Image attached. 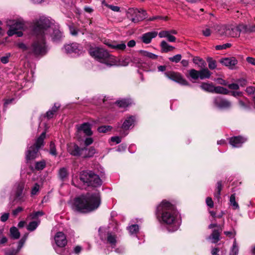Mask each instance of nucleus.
I'll return each instance as SVG.
<instances>
[{
  "mask_svg": "<svg viewBox=\"0 0 255 255\" xmlns=\"http://www.w3.org/2000/svg\"><path fill=\"white\" fill-rule=\"evenodd\" d=\"M32 31L38 35H43L45 39L50 37L54 43L60 42L64 37L59 25L54 24L48 18L44 17H40L33 21Z\"/></svg>",
  "mask_w": 255,
  "mask_h": 255,
  "instance_id": "f257e3e1",
  "label": "nucleus"
},
{
  "mask_svg": "<svg viewBox=\"0 0 255 255\" xmlns=\"http://www.w3.org/2000/svg\"><path fill=\"white\" fill-rule=\"evenodd\" d=\"M156 215L160 223L168 225L169 232L177 230L180 222L177 219V212L173 205L163 200L157 207Z\"/></svg>",
  "mask_w": 255,
  "mask_h": 255,
  "instance_id": "f03ea898",
  "label": "nucleus"
},
{
  "mask_svg": "<svg viewBox=\"0 0 255 255\" xmlns=\"http://www.w3.org/2000/svg\"><path fill=\"white\" fill-rule=\"evenodd\" d=\"M33 33L36 38L30 44L26 45L23 42L16 44L17 47L21 50L26 58L31 57L41 58L45 55L48 51L46 39L43 35L40 36L33 32Z\"/></svg>",
  "mask_w": 255,
  "mask_h": 255,
  "instance_id": "7ed1b4c3",
  "label": "nucleus"
},
{
  "mask_svg": "<svg viewBox=\"0 0 255 255\" xmlns=\"http://www.w3.org/2000/svg\"><path fill=\"white\" fill-rule=\"evenodd\" d=\"M100 204L101 198L99 192L87 193L76 198L73 208L77 211L86 213L97 209Z\"/></svg>",
  "mask_w": 255,
  "mask_h": 255,
  "instance_id": "20e7f679",
  "label": "nucleus"
},
{
  "mask_svg": "<svg viewBox=\"0 0 255 255\" xmlns=\"http://www.w3.org/2000/svg\"><path fill=\"white\" fill-rule=\"evenodd\" d=\"M89 53L97 60L105 64L108 66L118 65L116 57L110 55L107 51L103 48L98 47L91 48Z\"/></svg>",
  "mask_w": 255,
  "mask_h": 255,
  "instance_id": "39448f33",
  "label": "nucleus"
},
{
  "mask_svg": "<svg viewBox=\"0 0 255 255\" xmlns=\"http://www.w3.org/2000/svg\"><path fill=\"white\" fill-rule=\"evenodd\" d=\"M80 180L88 186L97 187L101 185L102 180L92 171H83L80 175Z\"/></svg>",
  "mask_w": 255,
  "mask_h": 255,
  "instance_id": "423d86ee",
  "label": "nucleus"
},
{
  "mask_svg": "<svg viewBox=\"0 0 255 255\" xmlns=\"http://www.w3.org/2000/svg\"><path fill=\"white\" fill-rule=\"evenodd\" d=\"M45 132H42L40 136L36 139L35 143L28 147L26 152L27 160H32L38 156V151L41 146L43 145V140L45 137Z\"/></svg>",
  "mask_w": 255,
  "mask_h": 255,
  "instance_id": "0eeeda50",
  "label": "nucleus"
},
{
  "mask_svg": "<svg viewBox=\"0 0 255 255\" xmlns=\"http://www.w3.org/2000/svg\"><path fill=\"white\" fill-rule=\"evenodd\" d=\"M7 25L9 26V29L7 32L9 36H12L14 34H16L18 37L22 36V32L19 30L24 27V23L22 20H9L7 21Z\"/></svg>",
  "mask_w": 255,
  "mask_h": 255,
  "instance_id": "6e6552de",
  "label": "nucleus"
},
{
  "mask_svg": "<svg viewBox=\"0 0 255 255\" xmlns=\"http://www.w3.org/2000/svg\"><path fill=\"white\" fill-rule=\"evenodd\" d=\"M146 15L147 13L145 10L134 8H128L127 12V18L134 23L145 19Z\"/></svg>",
  "mask_w": 255,
  "mask_h": 255,
  "instance_id": "1a4fd4ad",
  "label": "nucleus"
},
{
  "mask_svg": "<svg viewBox=\"0 0 255 255\" xmlns=\"http://www.w3.org/2000/svg\"><path fill=\"white\" fill-rule=\"evenodd\" d=\"M63 50L66 53L75 55H79L82 53L83 47L77 43L65 45Z\"/></svg>",
  "mask_w": 255,
  "mask_h": 255,
  "instance_id": "9d476101",
  "label": "nucleus"
},
{
  "mask_svg": "<svg viewBox=\"0 0 255 255\" xmlns=\"http://www.w3.org/2000/svg\"><path fill=\"white\" fill-rule=\"evenodd\" d=\"M164 74L169 79L180 84V85L183 86L189 85L188 82L184 78L182 75L179 73L171 71L165 72Z\"/></svg>",
  "mask_w": 255,
  "mask_h": 255,
  "instance_id": "9b49d317",
  "label": "nucleus"
},
{
  "mask_svg": "<svg viewBox=\"0 0 255 255\" xmlns=\"http://www.w3.org/2000/svg\"><path fill=\"white\" fill-rule=\"evenodd\" d=\"M24 188V183L23 182H20L15 184L14 195L15 199L17 201L20 202L24 201L26 194Z\"/></svg>",
  "mask_w": 255,
  "mask_h": 255,
  "instance_id": "f8f14e48",
  "label": "nucleus"
},
{
  "mask_svg": "<svg viewBox=\"0 0 255 255\" xmlns=\"http://www.w3.org/2000/svg\"><path fill=\"white\" fill-rule=\"evenodd\" d=\"M213 103L215 107L220 109H229L232 107L230 101L220 96L214 99Z\"/></svg>",
  "mask_w": 255,
  "mask_h": 255,
  "instance_id": "ddd939ff",
  "label": "nucleus"
},
{
  "mask_svg": "<svg viewBox=\"0 0 255 255\" xmlns=\"http://www.w3.org/2000/svg\"><path fill=\"white\" fill-rule=\"evenodd\" d=\"M226 31V36L237 37L240 36V33L242 32L241 24L238 26L234 25H228V29Z\"/></svg>",
  "mask_w": 255,
  "mask_h": 255,
  "instance_id": "4468645a",
  "label": "nucleus"
},
{
  "mask_svg": "<svg viewBox=\"0 0 255 255\" xmlns=\"http://www.w3.org/2000/svg\"><path fill=\"white\" fill-rule=\"evenodd\" d=\"M220 63L228 67L229 69L233 70L236 68V66L238 61L235 57H232L222 59L220 60Z\"/></svg>",
  "mask_w": 255,
  "mask_h": 255,
  "instance_id": "2eb2a0df",
  "label": "nucleus"
},
{
  "mask_svg": "<svg viewBox=\"0 0 255 255\" xmlns=\"http://www.w3.org/2000/svg\"><path fill=\"white\" fill-rule=\"evenodd\" d=\"M54 240L56 244L58 247L63 248L67 243L66 237L62 232H59L55 236Z\"/></svg>",
  "mask_w": 255,
  "mask_h": 255,
  "instance_id": "dca6fc26",
  "label": "nucleus"
},
{
  "mask_svg": "<svg viewBox=\"0 0 255 255\" xmlns=\"http://www.w3.org/2000/svg\"><path fill=\"white\" fill-rule=\"evenodd\" d=\"M246 141V138L241 136H234L230 138V143L234 147H239Z\"/></svg>",
  "mask_w": 255,
  "mask_h": 255,
  "instance_id": "f3484780",
  "label": "nucleus"
},
{
  "mask_svg": "<svg viewBox=\"0 0 255 255\" xmlns=\"http://www.w3.org/2000/svg\"><path fill=\"white\" fill-rule=\"evenodd\" d=\"M81 148L77 144L71 143L68 145V152L72 155L75 156H80Z\"/></svg>",
  "mask_w": 255,
  "mask_h": 255,
  "instance_id": "a211bd4d",
  "label": "nucleus"
},
{
  "mask_svg": "<svg viewBox=\"0 0 255 255\" xmlns=\"http://www.w3.org/2000/svg\"><path fill=\"white\" fill-rule=\"evenodd\" d=\"M95 152L96 150L94 147H82L81 149L80 156L83 158L90 157L93 156L95 153Z\"/></svg>",
  "mask_w": 255,
  "mask_h": 255,
  "instance_id": "6ab92c4d",
  "label": "nucleus"
},
{
  "mask_svg": "<svg viewBox=\"0 0 255 255\" xmlns=\"http://www.w3.org/2000/svg\"><path fill=\"white\" fill-rule=\"evenodd\" d=\"M222 231V228L218 230H214L212 233L207 238L212 243H216L220 240V234Z\"/></svg>",
  "mask_w": 255,
  "mask_h": 255,
  "instance_id": "aec40b11",
  "label": "nucleus"
},
{
  "mask_svg": "<svg viewBox=\"0 0 255 255\" xmlns=\"http://www.w3.org/2000/svg\"><path fill=\"white\" fill-rule=\"evenodd\" d=\"M157 35V32L156 31L149 32L143 34L141 38L143 43L148 44L151 42L152 39Z\"/></svg>",
  "mask_w": 255,
  "mask_h": 255,
  "instance_id": "412c9836",
  "label": "nucleus"
},
{
  "mask_svg": "<svg viewBox=\"0 0 255 255\" xmlns=\"http://www.w3.org/2000/svg\"><path fill=\"white\" fill-rule=\"evenodd\" d=\"M135 119V117L132 116L127 117V119L122 126V128L124 130L128 129L130 127H131L134 124Z\"/></svg>",
  "mask_w": 255,
  "mask_h": 255,
  "instance_id": "4be33fe9",
  "label": "nucleus"
},
{
  "mask_svg": "<svg viewBox=\"0 0 255 255\" xmlns=\"http://www.w3.org/2000/svg\"><path fill=\"white\" fill-rule=\"evenodd\" d=\"M78 130H82L87 135L92 134L91 125L87 123L82 124L79 128Z\"/></svg>",
  "mask_w": 255,
  "mask_h": 255,
  "instance_id": "5701e85b",
  "label": "nucleus"
},
{
  "mask_svg": "<svg viewBox=\"0 0 255 255\" xmlns=\"http://www.w3.org/2000/svg\"><path fill=\"white\" fill-rule=\"evenodd\" d=\"M211 73L207 68H204L199 71V78L203 80L210 78Z\"/></svg>",
  "mask_w": 255,
  "mask_h": 255,
  "instance_id": "b1692460",
  "label": "nucleus"
},
{
  "mask_svg": "<svg viewBox=\"0 0 255 255\" xmlns=\"http://www.w3.org/2000/svg\"><path fill=\"white\" fill-rule=\"evenodd\" d=\"M242 32L243 33H251L255 32V25H247L241 24Z\"/></svg>",
  "mask_w": 255,
  "mask_h": 255,
  "instance_id": "393cba45",
  "label": "nucleus"
},
{
  "mask_svg": "<svg viewBox=\"0 0 255 255\" xmlns=\"http://www.w3.org/2000/svg\"><path fill=\"white\" fill-rule=\"evenodd\" d=\"M60 108V105L58 104H55L52 108L46 113V117L48 119H51L53 117L54 114L57 111L58 109Z\"/></svg>",
  "mask_w": 255,
  "mask_h": 255,
  "instance_id": "a878e982",
  "label": "nucleus"
},
{
  "mask_svg": "<svg viewBox=\"0 0 255 255\" xmlns=\"http://www.w3.org/2000/svg\"><path fill=\"white\" fill-rule=\"evenodd\" d=\"M200 87L202 89L205 91L213 93L214 86L212 83H203L200 85Z\"/></svg>",
  "mask_w": 255,
  "mask_h": 255,
  "instance_id": "bb28decb",
  "label": "nucleus"
},
{
  "mask_svg": "<svg viewBox=\"0 0 255 255\" xmlns=\"http://www.w3.org/2000/svg\"><path fill=\"white\" fill-rule=\"evenodd\" d=\"M187 77H190L192 79L197 80L199 78V71L194 69L188 71V75H186Z\"/></svg>",
  "mask_w": 255,
  "mask_h": 255,
  "instance_id": "cd10ccee",
  "label": "nucleus"
},
{
  "mask_svg": "<svg viewBox=\"0 0 255 255\" xmlns=\"http://www.w3.org/2000/svg\"><path fill=\"white\" fill-rule=\"evenodd\" d=\"M213 93L216 94H221L224 95H227L229 93V91L223 87L217 86L214 88Z\"/></svg>",
  "mask_w": 255,
  "mask_h": 255,
  "instance_id": "c85d7f7f",
  "label": "nucleus"
},
{
  "mask_svg": "<svg viewBox=\"0 0 255 255\" xmlns=\"http://www.w3.org/2000/svg\"><path fill=\"white\" fill-rule=\"evenodd\" d=\"M107 242L110 244L112 247H114L117 243L116 236L113 235L112 233H108Z\"/></svg>",
  "mask_w": 255,
  "mask_h": 255,
  "instance_id": "c756f323",
  "label": "nucleus"
},
{
  "mask_svg": "<svg viewBox=\"0 0 255 255\" xmlns=\"http://www.w3.org/2000/svg\"><path fill=\"white\" fill-rule=\"evenodd\" d=\"M160 46L161 47V50L163 52H167L168 51L172 50L174 49L173 47L169 45L165 41H162L161 42Z\"/></svg>",
  "mask_w": 255,
  "mask_h": 255,
  "instance_id": "7c9ffc66",
  "label": "nucleus"
},
{
  "mask_svg": "<svg viewBox=\"0 0 255 255\" xmlns=\"http://www.w3.org/2000/svg\"><path fill=\"white\" fill-rule=\"evenodd\" d=\"M108 45L112 48L115 49L117 50H123L126 47V44L124 42H121V43H119V44H116V43L109 44H108Z\"/></svg>",
  "mask_w": 255,
  "mask_h": 255,
  "instance_id": "2f4dec72",
  "label": "nucleus"
},
{
  "mask_svg": "<svg viewBox=\"0 0 255 255\" xmlns=\"http://www.w3.org/2000/svg\"><path fill=\"white\" fill-rule=\"evenodd\" d=\"M222 189V184L221 181H218L217 184L216 191L214 193V196L219 201L220 199L221 191Z\"/></svg>",
  "mask_w": 255,
  "mask_h": 255,
  "instance_id": "473e14b6",
  "label": "nucleus"
},
{
  "mask_svg": "<svg viewBox=\"0 0 255 255\" xmlns=\"http://www.w3.org/2000/svg\"><path fill=\"white\" fill-rule=\"evenodd\" d=\"M139 52L141 55L151 59H156L158 57L157 55L147 51L140 50Z\"/></svg>",
  "mask_w": 255,
  "mask_h": 255,
  "instance_id": "72a5a7b5",
  "label": "nucleus"
},
{
  "mask_svg": "<svg viewBox=\"0 0 255 255\" xmlns=\"http://www.w3.org/2000/svg\"><path fill=\"white\" fill-rule=\"evenodd\" d=\"M10 233L11 237L14 239H17L20 237V233L15 227H12L10 229Z\"/></svg>",
  "mask_w": 255,
  "mask_h": 255,
  "instance_id": "f704fd0d",
  "label": "nucleus"
},
{
  "mask_svg": "<svg viewBox=\"0 0 255 255\" xmlns=\"http://www.w3.org/2000/svg\"><path fill=\"white\" fill-rule=\"evenodd\" d=\"M230 202L233 209L235 210L239 208V206L238 203L236 201V196L235 194L231 195L230 196Z\"/></svg>",
  "mask_w": 255,
  "mask_h": 255,
  "instance_id": "c9c22d12",
  "label": "nucleus"
},
{
  "mask_svg": "<svg viewBox=\"0 0 255 255\" xmlns=\"http://www.w3.org/2000/svg\"><path fill=\"white\" fill-rule=\"evenodd\" d=\"M39 224V221H32L30 222L27 226V229L29 231H33L38 227Z\"/></svg>",
  "mask_w": 255,
  "mask_h": 255,
  "instance_id": "e433bc0d",
  "label": "nucleus"
},
{
  "mask_svg": "<svg viewBox=\"0 0 255 255\" xmlns=\"http://www.w3.org/2000/svg\"><path fill=\"white\" fill-rule=\"evenodd\" d=\"M239 252V249L237 246V243L236 242V239L234 240L233 247L231 249V251L230 253V255H238Z\"/></svg>",
  "mask_w": 255,
  "mask_h": 255,
  "instance_id": "4c0bfd02",
  "label": "nucleus"
},
{
  "mask_svg": "<svg viewBox=\"0 0 255 255\" xmlns=\"http://www.w3.org/2000/svg\"><path fill=\"white\" fill-rule=\"evenodd\" d=\"M116 104L120 107L126 108L129 105L130 103L128 100L123 99V100L117 101Z\"/></svg>",
  "mask_w": 255,
  "mask_h": 255,
  "instance_id": "58836bf2",
  "label": "nucleus"
},
{
  "mask_svg": "<svg viewBox=\"0 0 255 255\" xmlns=\"http://www.w3.org/2000/svg\"><path fill=\"white\" fill-rule=\"evenodd\" d=\"M55 250L56 252L60 255H70L69 250L66 249L59 247Z\"/></svg>",
  "mask_w": 255,
  "mask_h": 255,
  "instance_id": "ea45409f",
  "label": "nucleus"
},
{
  "mask_svg": "<svg viewBox=\"0 0 255 255\" xmlns=\"http://www.w3.org/2000/svg\"><path fill=\"white\" fill-rule=\"evenodd\" d=\"M128 230L130 234H136L139 230L138 226L136 224L132 225L128 227Z\"/></svg>",
  "mask_w": 255,
  "mask_h": 255,
  "instance_id": "a19ab883",
  "label": "nucleus"
},
{
  "mask_svg": "<svg viewBox=\"0 0 255 255\" xmlns=\"http://www.w3.org/2000/svg\"><path fill=\"white\" fill-rule=\"evenodd\" d=\"M207 62L208 63V67L211 69H215L217 67L216 62L213 60L212 58H208L207 59Z\"/></svg>",
  "mask_w": 255,
  "mask_h": 255,
  "instance_id": "79ce46f5",
  "label": "nucleus"
},
{
  "mask_svg": "<svg viewBox=\"0 0 255 255\" xmlns=\"http://www.w3.org/2000/svg\"><path fill=\"white\" fill-rule=\"evenodd\" d=\"M68 175L67 170L65 168H62L59 170V176L61 179H64Z\"/></svg>",
  "mask_w": 255,
  "mask_h": 255,
  "instance_id": "37998d69",
  "label": "nucleus"
},
{
  "mask_svg": "<svg viewBox=\"0 0 255 255\" xmlns=\"http://www.w3.org/2000/svg\"><path fill=\"white\" fill-rule=\"evenodd\" d=\"M112 128V127L110 126H101L98 128V130L99 132L105 133L108 131H110Z\"/></svg>",
  "mask_w": 255,
  "mask_h": 255,
  "instance_id": "c03bdc74",
  "label": "nucleus"
},
{
  "mask_svg": "<svg viewBox=\"0 0 255 255\" xmlns=\"http://www.w3.org/2000/svg\"><path fill=\"white\" fill-rule=\"evenodd\" d=\"M49 152L51 155L55 156H56L57 154L55 145L54 143L52 141H51L50 143Z\"/></svg>",
  "mask_w": 255,
  "mask_h": 255,
  "instance_id": "a18cd8bd",
  "label": "nucleus"
},
{
  "mask_svg": "<svg viewBox=\"0 0 255 255\" xmlns=\"http://www.w3.org/2000/svg\"><path fill=\"white\" fill-rule=\"evenodd\" d=\"M228 29V25H223L220 27L218 29L219 34L221 36H226V31Z\"/></svg>",
  "mask_w": 255,
  "mask_h": 255,
  "instance_id": "49530a36",
  "label": "nucleus"
},
{
  "mask_svg": "<svg viewBox=\"0 0 255 255\" xmlns=\"http://www.w3.org/2000/svg\"><path fill=\"white\" fill-rule=\"evenodd\" d=\"M46 165V162L44 160L37 162L35 164V168L37 170H42Z\"/></svg>",
  "mask_w": 255,
  "mask_h": 255,
  "instance_id": "de8ad7c7",
  "label": "nucleus"
},
{
  "mask_svg": "<svg viewBox=\"0 0 255 255\" xmlns=\"http://www.w3.org/2000/svg\"><path fill=\"white\" fill-rule=\"evenodd\" d=\"M246 92L250 95L252 98H254V96H255V87L250 86L246 88Z\"/></svg>",
  "mask_w": 255,
  "mask_h": 255,
  "instance_id": "09e8293b",
  "label": "nucleus"
},
{
  "mask_svg": "<svg viewBox=\"0 0 255 255\" xmlns=\"http://www.w3.org/2000/svg\"><path fill=\"white\" fill-rule=\"evenodd\" d=\"M182 56L181 54H177L173 57L169 58L170 61L175 63L179 62L181 59Z\"/></svg>",
  "mask_w": 255,
  "mask_h": 255,
  "instance_id": "8fccbe9b",
  "label": "nucleus"
},
{
  "mask_svg": "<svg viewBox=\"0 0 255 255\" xmlns=\"http://www.w3.org/2000/svg\"><path fill=\"white\" fill-rule=\"evenodd\" d=\"M44 215V213L42 211H37L33 212L30 214L29 216L32 219L37 218L39 216H41Z\"/></svg>",
  "mask_w": 255,
  "mask_h": 255,
  "instance_id": "3c124183",
  "label": "nucleus"
},
{
  "mask_svg": "<svg viewBox=\"0 0 255 255\" xmlns=\"http://www.w3.org/2000/svg\"><path fill=\"white\" fill-rule=\"evenodd\" d=\"M39 190V185L37 183H35L34 186L32 188L31 194V195H34L37 194V193Z\"/></svg>",
  "mask_w": 255,
  "mask_h": 255,
  "instance_id": "603ef678",
  "label": "nucleus"
},
{
  "mask_svg": "<svg viewBox=\"0 0 255 255\" xmlns=\"http://www.w3.org/2000/svg\"><path fill=\"white\" fill-rule=\"evenodd\" d=\"M231 44L230 43H226L223 45H219L216 46V50H222L225 49L227 48L231 47Z\"/></svg>",
  "mask_w": 255,
  "mask_h": 255,
  "instance_id": "864d4df0",
  "label": "nucleus"
},
{
  "mask_svg": "<svg viewBox=\"0 0 255 255\" xmlns=\"http://www.w3.org/2000/svg\"><path fill=\"white\" fill-rule=\"evenodd\" d=\"M10 57V54H7L6 56L1 57L0 58L1 62L3 64H6L9 61V57Z\"/></svg>",
  "mask_w": 255,
  "mask_h": 255,
  "instance_id": "5fc2aeb1",
  "label": "nucleus"
},
{
  "mask_svg": "<svg viewBox=\"0 0 255 255\" xmlns=\"http://www.w3.org/2000/svg\"><path fill=\"white\" fill-rule=\"evenodd\" d=\"M202 33L205 36H209L211 34L210 28L209 27H206L202 30Z\"/></svg>",
  "mask_w": 255,
  "mask_h": 255,
  "instance_id": "6e6d98bb",
  "label": "nucleus"
},
{
  "mask_svg": "<svg viewBox=\"0 0 255 255\" xmlns=\"http://www.w3.org/2000/svg\"><path fill=\"white\" fill-rule=\"evenodd\" d=\"M169 34L168 30H164V31H160L158 35L160 38H163V37L167 38V37L168 36Z\"/></svg>",
  "mask_w": 255,
  "mask_h": 255,
  "instance_id": "4d7b16f0",
  "label": "nucleus"
},
{
  "mask_svg": "<svg viewBox=\"0 0 255 255\" xmlns=\"http://www.w3.org/2000/svg\"><path fill=\"white\" fill-rule=\"evenodd\" d=\"M82 250V248L81 246H77L74 248L73 253L77 255H79Z\"/></svg>",
  "mask_w": 255,
  "mask_h": 255,
  "instance_id": "13d9d810",
  "label": "nucleus"
},
{
  "mask_svg": "<svg viewBox=\"0 0 255 255\" xmlns=\"http://www.w3.org/2000/svg\"><path fill=\"white\" fill-rule=\"evenodd\" d=\"M207 205L210 208H212L214 206V203L211 197H207L206 200Z\"/></svg>",
  "mask_w": 255,
  "mask_h": 255,
  "instance_id": "bf43d9fd",
  "label": "nucleus"
},
{
  "mask_svg": "<svg viewBox=\"0 0 255 255\" xmlns=\"http://www.w3.org/2000/svg\"><path fill=\"white\" fill-rule=\"evenodd\" d=\"M228 86L229 89L232 90H238L239 89V86L238 84L236 83H232L228 85Z\"/></svg>",
  "mask_w": 255,
  "mask_h": 255,
  "instance_id": "052dcab7",
  "label": "nucleus"
},
{
  "mask_svg": "<svg viewBox=\"0 0 255 255\" xmlns=\"http://www.w3.org/2000/svg\"><path fill=\"white\" fill-rule=\"evenodd\" d=\"M193 61L195 64H199V62H200L203 66L205 65V62L201 58L199 57H195L193 59Z\"/></svg>",
  "mask_w": 255,
  "mask_h": 255,
  "instance_id": "680f3d73",
  "label": "nucleus"
},
{
  "mask_svg": "<svg viewBox=\"0 0 255 255\" xmlns=\"http://www.w3.org/2000/svg\"><path fill=\"white\" fill-rule=\"evenodd\" d=\"M111 140L118 144L121 142V138L119 136H113L111 137Z\"/></svg>",
  "mask_w": 255,
  "mask_h": 255,
  "instance_id": "e2e57ef3",
  "label": "nucleus"
},
{
  "mask_svg": "<svg viewBox=\"0 0 255 255\" xmlns=\"http://www.w3.org/2000/svg\"><path fill=\"white\" fill-rule=\"evenodd\" d=\"M14 100L15 99L14 98L5 99L4 100V105H3L4 107L6 108L7 106L9 104H11L14 101Z\"/></svg>",
  "mask_w": 255,
  "mask_h": 255,
  "instance_id": "0e129e2a",
  "label": "nucleus"
},
{
  "mask_svg": "<svg viewBox=\"0 0 255 255\" xmlns=\"http://www.w3.org/2000/svg\"><path fill=\"white\" fill-rule=\"evenodd\" d=\"M8 217L9 213H4L1 215L0 217V220L3 222H5L8 219Z\"/></svg>",
  "mask_w": 255,
  "mask_h": 255,
  "instance_id": "69168bd1",
  "label": "nucleus"
},
{
  "mask_svg": "<svg viewBox=\"0 0 255 255\" xmlns=\"http://www.w3.org/2000/svg\"><path fill=\"white\" fill-rule=\"evenodd\" d=\"M93 142V140L91 137H87L84 141V143L86 146L91 144Z\"/></svg>",
  "mask_w": 255,
  "mask_h": 255,
  "instance_id": "338daca9",
  "label": "nucleus"
},
{
  "mask_svg": "<svg viewBox=\"0 0 255 255\" xmlns=\"http://www.w3.org/2000/svg\"><path fill=\"white\" fill-rule=\"evenodd\" d=\"M246 60L249 63L255 66V58L253 57H248Z\"/></svg>",
  "mask_w": 255,
  "mask_h": 255,
  "instance_id": "774afa93",
  "label": "nucleus"
}]
</instances>
